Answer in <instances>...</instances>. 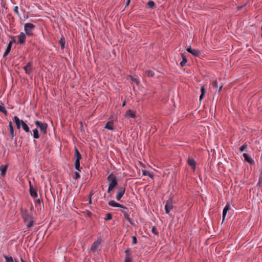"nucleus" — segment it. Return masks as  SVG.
I'll use <instances>...</instances> for the list:
<instances>
[{"label":"nucleus","instance_id":"obj_21","mask_svg":"<svg viewBox=\"0 0 262 262\" xmlns=\"http://www.w3.org/2000/svg\"><path fill=\"white\" fill-rule=\"evenodd\" d=\"M104 128L111 130H114L115 128L113 127V122L112 121L107 122L105 124Z\"/></svg>","mask_w":262,"mask_h":262},{"label":"nucleus","instance_id":"obj_5","mask_svg":"<svg viewBox=\"0 0 262 262\" xmlns=\"http://www.w3.org/2000/svg\"><path fill=\"white\" fill-rule=\"evenodd\" d=\"M126 188L124 187H119L118 189L117 194L116 195V200L120 201L123 195L124 194Z\"/></svg>","mask_w":262,"mask_h":262},{"label":"nucleus","instance_id":"obj_35","mask_svg":"<svg viewBox=\"0 0 262 262\" xmlns=\"http://www.w3.org/2000/svg\"><path fill=\"white\" fill-rule=\"evenodd\" d=\"M147 5L149 8H151L155 6V3L153 1H150L148 2Z\"/></svg>","mask_w":262,"mask_h":262},{"label":"nucleus","instance_id":"obj_11","mask_svg":"<svg viewBox=\"0 0 262 262\" xmlns=\"http://www.w3.org/2000/svg\"><path fill=\"white\" fill-rule=\"evenodd\" d=\"M18 42L20 44H23L26 41V35L25 34L21 32L18 36Z\"/></svg>","mask_w":262,"mask_h":262},{"label":"nucleus","instance_id":"obj_27","mask_svg":"<svg viewBox=\"0 0 262 262\" xmlns=\"http://www.w3.org/2000/svg\"><path fill=\"white\" fill-rule=\"evenodd\" d=\"M33 138L34 139H38L39 138V135L38 134V130L36 128L34 129H33Z\"/></svg>","mask_w":262,"mask_h":262},{"label":"nucleus","instance_id":"obj_24","mask_svg":"<svg viewBox=\"0 0 262 262\" xmlns=\"http://www.w3.org/2000/svg\"><path fill=\"white\" fill-rule=\"evenodd\" d=\"M212 86L213 88L214 89H216V91H217L218 92H220L221 90H222V88L223 87V85H221L219 89H217V88H218V86H217V81H214L213 82H212Z\"/></svg>","mask_w":262,"mask_h":262},{"label":"nucleus","instance_id":"obj_29","mask_svg":"<svg viewBox=\"0 0 262 262\" xmlns=\"http://www.w3.org/2000/svg\"><path fill=\"white\" fill-rule=\"evenodd\" d=\"M182 61L181 62L180 64H181V66L183 67L184 66H185L186 64V62H187V59L184 56V55L183 54H182Z\"/></svg>","mask_w":262,"mask_h":262},{"label":"nucleus","instance_id":"obj_54","mask_svg":"<svg viewBox=\"0 0 262 262\" xmlns=\"http://www.w3.org/2000/svg\"><path fill=\"white\" fill-rule=\"evenodd\" d=\"M15 262H18V261L15 259Z\"/></svg>","mask_w":262,"mask_h":262},{"label":"nucleus","instance_id":"obj_43","mask_svg":"<svg viewBox=\"0 0 262 262\" xmlns=\"http://www.w3.org/2000/svg\"><path fill=\"white\" fill-rule=\"evenodd\" d=\"M125 253L126 254V256H129L130 252L129 249L126 250Z\"/></svg>","mask_w":262,"mask_h":262},{"label":"nucleus","instance_id":"obj_22","mask_svg":"<svg viewBox=\"0 0 262 262\" xmlns=\"http://www.w3.org/2000/svg\"><path fill=\"white\" fill-rule=\"evenodd\" d=\"M21 127L26 133H31L29 126L24 121H21Z\"/></svg>","mask_w":262,"mask_h":262},{"label":"nucleus","instance_id":"obj_3","mask_svg":"<svg viewBox=\"0 0 262 262\" xmlns=\"http://www.w3.org/2000/svg\"><path fill=\"white\" fill-rule=\"evenodd\" d=\"M35 124L39 128L40 130L43 132L44 134H46L47 133V124L45 123H42L41 122H40L39 121H35Z\"/></svg>","mask_w":262,"mask_h":262},{"label":"nucleus","instance_id":"obj_41","mask_svg":"<svg viewBox=\"0 0 262 262\" xmlns=\"http://www.w3.org/2000/svg\"><path fill=\"white\" fill-rule=\"evenodd\" d=\"M201 91V94L205 95V89L204 86H202Z\"/></svg>","mask_w":262,"mask_h":262},{"label":"nucleus","instance_id":"obj_44","mask_svg":"<svg viewBox=\"0 0 262 262\" xmlns=\"http://www.w3.org/2000/svg\"><path fill=\"white\" fill-rule=\"evenodd\" d=\"M155 230H156L155 228H153L152 229V233H154V234L156 235L158 234V233Z\"/></svg>","mask_w":262,"mask_h":262},{"label":"nucleus","instance_id":"obj_17","mask_svg":"<svg viewBox=\"0 0 262 262\" xmlns=\"http://www.w3.org/2000/svg\"><path fill=\"white\" fill-rule=\"evenodd\" d=\"M75 155L76 160L75 162H80L81 159V155L76 147L75 148Z\"/></svg>","mask_w":262,"mask_h":262},{"label":"nucleus","instance_id":"obj_8","mask_svg":"<svg viewBox=\"0 0 262 262\" xmlns=\"http://www.w3.org/2000/svg\"><path fill=\"white\" fill-rule=\"evenodd\" d=\"M186 50L189 53L192 54L193 55L196 57L199 56L201 52L199 50L196 49H192L191 47H188L186 49Z\"/></svg>","mask_w":262,"mask_h":262},{"label":"nucleus","instance_id":"obj_36","mask_svg":"<svg viewBox=\"0 0 262 262\" xmlns=\"http://www.w3.org/2000/svg\"><path fill=\"white\" fill-rule=\"evenodd\" d=\"M112 219V214L111 213H107L105 218V220H106V221L111 220Z\"/></svg>","mask_w":262,"mask_h":262},{"label":"nucleus","instance_id":"obj_18","mask_svg":"<svg viewBox=\"0 0 262 262\" xmlns=\"http://www.w3.org/2000/svg\"><path fill=\"white\" fill-rule=\"evenodd\" d=\"M9 131H10V135L11 136V139L12 140L13 139L14 136V134L13 127V126H12V123L11 121H10L9 122Z\"/></svg>","mask_w":262,"mask_h":262},{"label":"nucleus","instance_id":"obj_1","mask_svg":"<svg viewBox=\"0 0 262 262\" xmlns=\"http://www.w3.org/2000/svg\"><path fill=\"white\" fill-rule=\"evenodd\" d=\"M107 180L109 182V186L107 189V192L111 193L114 188L117 187L118 185V182L115 175L113 173H111L107 178Z\"/></svg>","mask_w":262,"mask_h":262},{"label":"nucleus","instance_id":"obj_48","mask_svg":"<svg viewBox=\"0 0 262 262\" xmlns=\"http://www.w3.org/2000/svg\"><path fill=\"white\" fill-rule=\"evenodd\" d=\"M262 181V178L261 177H259V181H258V184L260 185V183H261V181Z\"/></svg>","mask_w":262,"mask_h":262},{"label":"nucleus","instance_id":"obj_23","mask_svg":"<svg viewBox=\"0 0 262 262\" xmlns=\"http://www.w3.org/2000/svg\"><path fill=\"white\" fill-rule=\"evenodd\" d=\"M12 47V42H9V44L8 45V46L7 47V49L5 51V52L4 54V57H6L8 55V54L10 53L11 51V49Z\"/></svg>","mask_w":262,"mask_h":262},{"label":"nucleus","instance_id":"obj_33","mask_svg":"<svg viewBox=\"0 0 262 262\" xmlns=\"http://www.w3.org/2000/svg\"><path fill=\"white\" fill-rule=\"evenodd\" d=\"M247 144L246 143H245L242 146L240 147L239 150L241 152H243L247 148Z\"/></svg>","mask_w":262,"mask_h":262},{"label":"nucleus","instance_id":"obj_32","mask_svg":"<svg viewBox=\"0 0 262 262\" xmlns=\"http://www.w3.org/2000/svg\"><path fill=\"white\" fill-rule=\"evenodd\" d=\"M59 43L60 45L61 48L63 49L64 48L65 46V40L63 38H61L59 40Z\"/></svg>","mask_w":262,"mask_h":262},{"label":"nucleus","instance_id":"obj_40","mask_svg":"<svg viewBox=\"0 0 262 262\" xmlns=\"http://www.w3.org/2000/svg\"><path fill=\"white\" fill-rule=\"evenodd\" d=\"M137 243V238L136 237V236H134L133 237V244H136Z\"/></svg>","mask_w":262,"mask_h":262},{"label":"nucleus","instance_id":"obj_16","mask_svg":"<svg viewBox=\"0 0 262 262\" xmlns=\"http://www.w3.org/2000/svg\"><path fill=\"white\" fill-rule=\"evenodd\" d=\"M230 209V206L229 204H227L224 207L223 211V221H224L227 212Z\"/></svg>","mask_w":262,"mask_h":262},{"label":"nucleus","instance_id":"obj_2","mask_svg":"<svg viewBox=\"0 0 262 262\" xmlns=\"http://www.w3.org/2000/svg\"><path fill=\"white\" fill-rule=\"evenodd\" d=\"M35 28V26L33 24L26 23L25 24L24 30L26 35L28 36H33Z\"/></svg>","mask_w":262,"mask_h":262},{"label":"nucleus","instance_id":"obj_10","mask_svg":"<svg viewBox=\"0 0 262 262\" xmlns=\"http://www.w3.org/2000/svg\"><path fill=\"white\" fill-rule=\"evenodd\" d=\"M33 66V63L32 62H28L27 65L24 67V70L25 71V72L28 74H30L32 72V67Z\"/></svg>","mask_w":262,"mask_h":262},{"label":"nucleus","instance_id":"obj_7","mask_svg":"<svg viewBox=\"0 0 262 262\" xmlns=\"http://www.w3.org/2000/svg\"><path fill=\"white\" fill-rule=\"evenodd\" d=\"M122 212L123 213L124 217L125 219L129 222L130 223H132V219L129 216V210L126 207H124L122 210Z\"/></svg>","mask_w":262,"mask_h":262},{"label":"nucleus","instance_id":"obj_37","mask_svg":"<svg viewBox=\"0 0 262 262\" xmlns=\"http://www.w3.org/2000/svg\"><path fill=\"white\" fill-rule=\"evenodd\" d=\"M124 262H132V258L129 256H125Z\"/></svg>","mask_w":262,"mask_h":262},{"label":"nucleus","instance_id":"obj_38","mask_svg":"<svg viewBox=\"0 0 262 262\" xmlns=\"http://www.w3.org/2000/svg\"><path fill=\"white\" fill-rule=\"evenodd\" d=\"M80 177V174L78 172H75V179L77 180Z\"/></svg>","mask_w":262,"mask_h":262},{"label":"nucleus","instance_id":"obj_13","mask_svg":"<svg viewBox=\"0 0 262 262\" xmlns=\"http://www.w3.org/2000/svg\"><path fill=\"white\" fill-rule=\"evenodd\" d=\"M188 163L193 170H194L196 166V162L195 160L192 158H189L188 159Z\"/></svg>","mask_w":262,"mask_h":262},{"label":"nucleus","instance_id":"obj_14","mask_svg":"<svg viewBox=\"0 0 262 262\" xmlns=\"http://www.w3.org/2000/svg\"><path fill=\"white\" fill-rule=\"evenodd\" d=\"M30 183V193L31 196L33 198H36L37 196V193L36 191V190L33 188V187L31 185V182Z\"/></svg>","mask_w":262,"mask_h":262},{"label":"nucleus","instance_id":"obj_50","mask_svg":"<svg viewBox=\"0 0 262 262\" xmlns=\"http://www.w3.org/2000/svg\"><path fill=\"white\" fill-rule=\"evenodd\" d=\"M10 42H12V44L13 42H15V40L14 39V38H13L12 40L11 41H10Z\"/></svg>","mask_w":262,"mask_h":262},{"label":"nucleus","instance_id":"obj_19","mask_svg":"<svg viewBox=\"0 0 262 262\" xmlns=\"http://www.w3.org/2000/svg\"><path fill=\"white\" fill-rule=\"evenodd\" d=\"M243 156L245 158V161H246L249 163L252 164V163L254 162V161L253 160V159L248 154L244 153L243 154Z\"/></svg>","mask_w":262,"mask_h":262},{"label":"nucleus","instance_id":"obj_49","mask_svg":"<svg viewBox=\"0 0 262 262\" xmlns=\"http://www.w3.org/2000/svg\"><path fill=\"white\" fill-rule=\"evenodd\" d=\"M129 3H130V0H127V1L126 2V7L129 5Z\"/></svg>","mask_w":262,"mask_h":262},{"label":"nucleus","instance_id":"obj_20","mask_svg":"<svg viewBox=\"0 0 262 262\" xmlns=\"http://www.w3.org/2000/svg\"><path fill=\"white\" fill-rule=\"evenodd\" d=\"M23 219L24 220L25 222H27L29 221H30L33 219L32 216L29 214L28 212H26L23 214Z\"/></svg>","mask_w":262,"mask_h":262},{"label":"nucleus","instance_id":"obj_39","mask_svg":"<svg viewBox=\"0 0 262 262\" xmlns=\"http://www.w3.org/2000/svg\"><path fill=\"white\" fill-rule=\"evenodd\" d=\"M14 11L15 13H16L17 15H19V12H18V8L17 6L15 7L14 9Z\"/></svg>","mask_w":262,"mask_h":262},{"label":"nucleus","instance_id":"obj_28","mask_svg":"<svg viewBox=\"0 0 262 262\" xmlns=\"http://www.w3.org/2000/svg\"><path fill=\"white\" fill-rule=\"evenodd\" d=\"M0 171H1L2 175H5L7 171V167L5 166H1L0 167Z\"/></svg>","mask_w":262,"mask_h":262},{"label":"nucleus","instance_id":"obj_47","mask_svg":"<svg viewBox=\"0 0 262 262\" xmlns=\"http://www.w3.org/2000/svg\"><path fill=\"white\" fill-rule=\"evenodd\" d=\"M132 81H135V82H136L137 83H138V81H137V80H136V78H132Z\"/></svg>","mask_w":262,"mask_h":262},{"label":"nucleus","instance_id":"obj_15","mask_svg":"<svg viewBox=\"0 0 262 262\" xmlns=\"http://www.w3.org/2000/svg\"><path fill=\"white\" fill-rule=\"evenodd\" d=\"M124 117L125 118H135L136 117L135 114L130 110H128L126 111Z\"/></svg>","mask_w":262,"mask_h":262},{"label":"nucleus","instance_id":"obj_4","mask_svg":"<svg viewBox=\"0 0 262 262\" xmlns=\"http://www.w3.org/2000/svg\"><path fill=\"white\" fill-rule=\"evenodd\" d=\"M165 212L167 214L169 213L170 211L173 208V201L171 198L169 199L166 202V204L165 205Z\"/></svg>","mask_w":262,"mask_h":262},{"label":"nucleus","instance_id":"obj_30","mask_svg":"<svg viewBox=\"0 0 262 262\" xmlns=\"http://www.w3.org/2000/svg\"><path fill=\"white\" fill-rule=\"evenodd\" d=\"M75 168L79 171H81V168L80 166V162H75Z\"/></svg>","mask_w":262,"mask_h":262},{"label":"nucleus","instance_id":"obj_51","mask_svg":"<svg viewBox=\"0 0 262 262\" xmlns=\"http://www.w3.org/2000/svg\"><path fill=\"white\" fill-rule=\"evenodd\" d=\"M20 261H21V262H25L22 257L20 258Z\"/></svg>","mask_w":262,"mask_h":262},{"label":"nucleus","instance_id":"obj_45","mask_svg":"<svg viewBox=\"0 0 262 262\" xmlns=\"http://www.w3.org/2000/svg\"><path fill=\"white\" fill-rule=\"evenodd\" d=\"M147 176H148V177H149L150 178H153V175L150 172H148V174H147Z\"/></svg>","mask_w":262,"mask_h":262},{"label":"nucleus","instance_id":"obj_46","mask_svg":"<svg viewBox=\"0 0 262 262\" xmlns=\"http://www.w3.org/2000/svg\"><path fill=\"white\" fill-rule=\"evenodd\" d=\"M204 94H201V95L200 96V100H201L204 98Z\"/></svg>","mask_w":262,"mask_h":262},{"label":"nucleus","instance_id":"obj_26","mask_svg":"<svg viewBox=\"0 0 262 262\" xmlns=\"http://www.w3.org/2000/svg\"><path fill=\"white\" fill-rule=\"evenodd\" d=\"M26 223H27L26 226L28 228H31L34 224V221L33 220V219H32L30 221H29Z\"/></svg>","mask_w":262,"mask_h":262},{"label":"nucleus","instance_id":"obj_31","mask_svg":"<svg viewBox=\"0 0 262 262\" xmlns=\"http://www.w3.org/2000/svg\"><path fill=\"white\" fill-rule=\"evenodd\" d=\"M4 257L6 259V262H13V259L11 256H8L6 255H4Z\"/></svg>","mask_w":262,"mask_h":262},{"label":"nucleus","instance_id":"obj_34","mask_svg":"<svg viewBox=\"0 0 262 262\" xmlns=\"http://www.w3.org/2000/svg\"><path fill=\"white\" fill-rule=\"evenodd\" d=\"M0 112L3 113L6 115L7 114V111L4 106L0 105Z\"/></svg>","mask_w":262,"mask_h":262},{"label":"nucleus","instance_id":"obj_25","mask_svg":"<svg viewBox=\"0 0 262 262\" xmlns=\"http://www.w3.org/2000/svg\"><path fill=\"white\" fill-rule=\"evenodd\" d=\"M145 75L148 77H154L155 73L152 70H147L145 71Z\"/></svg>","mask_w":262,"mask_h":262},{"label":"nucleus","instance_id":"obj_9","mask_svg":"<svg viewBox=\"0 0 262 262\" xmlns=\"http://www.w3.org/2000/svg\"><path fill=\"white\" fill-rule=\"evenodd\" d=\"M108 204L112 207H120L123 209L125 206H123L118 203H117L116 201L112 200L108 202Z\"/></svg>","mask_w":262,"mask_h":262},{"label":"nucleus","instance_id":"obj_53","mask_svg":"<svg viewBox=\"0 0 262 262\" xmlns=\"http://www.w3.org/2000/svg\"><path fill=\"white\" fill-rule=\"evenodd\" d=\"M92 203L91 199H90L89 200V203L91 204Z\"/></svg>","mask_w":262,"mask_h":262},{"label":"nucleus","instance_id":"obj_42","mask_svg":"<svg viewBox=\"0 0 262 262\" xmlns=\"http://www.w3.org/2000/svg\"><path fill=\"white\" fill-rule=\"evenodd\" d=\"M148 172L149 171L146 170H142V174L143 176H147V174H148Z\"/></svg>","mask_w":262,"mask_h":262},{"label":"nucleus","instance_id":"obj_6","mask_svg":"<svg viewBox=\"0 0 262 262\" xmlns=\"http://www.w3.org/2000/svg\"><path fill=\"white\" fill-rule=\"evenodd\" d=\"M101 242V240L100 239H98L96 242H95L91 246V251L93 253L97 252L100 246Z\"/></svg>","mask_w":262,"mask_h":262},{"label":"nucleus","instance_id":"obj_12","mask_svg":"<svg viewBox=\"0 0 262 262\" xmlns=\"http://www.w3.org/2000/svg\"><path fill=\"white\" fill-rule=\"evenodd\" d=\"M13 121L15 123L17 129H20L21 126V121H23V120H20L18 117L14 116L13 118Z\"/></svg>","mask_w":262,"mask_h":262},{"label":"nucleus","instance_id":"obj_52","mask_svg":"<svg viewBox=\"0 0 262 262\" xmlns=\"http://www.w3.org/2000/svg\"><path fill=\"white\" fill-rule=\"evenodd\" d=\"M125 104H125V102H124L123 103V104H122V106H124L125 105Z\"/></svg>","mask_w":262,"mask_h":262}]
</instances>
